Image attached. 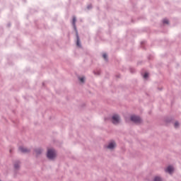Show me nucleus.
<instances>
[{
    "mask_svg": "<svg viewBox=\"0 0 181 181\" xmlns=\"http://www.w3.org/2000/svg\"><path fill=\"white\" fill-rule=\"evenodd\" d=\"M76 21H77V18H76V16H74L73 19H72V25H73L74 29L76 32V46L78 47H81V42H80V36L78 35V30H77V27L76 26Z\"/></svg>",
    "mask_w": 181,
    "mask_h": 181,
    "instance_id": "obj_1",
    "label": "nucleus"
},
{
    "mask_svg": "<svg viewBox=\"0 0 181 181\" xmlns=\"http://www.w3.org/2000/svg\"><path fill=\"white\" fill-rule=\"evenodd\" d=\"M57 156V152L54 151L53 149H48L47 152V158L49 160H54Z\"/></svg>",
    "mask_w": 181,
    "mask_h": 181,
    "instance_id": "obj_2",
    "label": "nucleus"
},
{
    "mask_svg": "<svg viewBox=\"0 0 181 181\" xmlns=\"http://www.w3.org/2000/svg\"><path fill=\"white\" fill-rule=\"evenodd\" d=\"M121 122V117H119V115H113L112 117V123L114 125H118Z\"/></svg>",
    "mask_w": 181,
    "mask_h": 181,
    "instance_id": "obj_3",
    "label": "nucleus"
},
{
    "mask_svg": "<svg viewBox=\"0 0 181 181\" xmlns=\"http://www.w3.org/2000/svg\"><path fill=\"white\" fill-rule=\"evenodd\" d=\"M130 119L132 122H134V124H141V122H142L141 117L136 115H132Z\"/></svg>",
    "mask_w": 181,
    "mask_h": 181,
    "instance_id": "obj_4",
    "label": "nucleus"
},
{
    "mask_svg": "<svg viewBox=\"0 0 181 181\" xmlns=\"http://www.w3.org/2000/svg\"><path fill=\"white\" fill-rule=\"evenodd\" d=\"M20 152H21L22 153H29L30 152V148H25L23 146H21L19 148H18Z\"/></svg>",
    "mask_w": 181,
    "mask_h": 181,
    "instance_id": "obj_5",
    "label": "nucleus"
},
{
    "mask_svg": "<svg viewBox=\"0 0 181 181\" xmlns=\"http://www.w3.org/2000/svg\"><path fill=\"white\" fill-rule=\"evenodd\" d=\"M117 146V144L112 141L107 146V149H114Z\"/></svg>",
    "mask_w": 181,
    "mask_h": 181,
    "instance_id": "obj_6",
    "label": "nucleus"
},
{
    "mask_svg": "<svg viewBox=\"0 0 181 181\" xmlns=\"http://www.w3.org/2000/svg\"><path fill=\"white\" fill-rule=\"evenodd\" d=\"M34 152H35L36 156H39L40 155H42V153H43V148H35Z\"/></svg>",
    "mask_w": 181,
    "mask_h": 181,
    "instance_id": "obj_7",
    "label": "nucleus"
},
{
    "mask_svg": "<svg viewBox=\"0 0 181 181\" xmlns=\"http://www.w3.org/2000/svg\"><path fill=\"white\" fill-rule=\"evenodd\" d=\"M19 168H21V161L17 160L14 163V169H16V170H19Z\"/></svg>",
    "mask_w": 181,
    "mask_h": 181,
    "instance_id": "obj_8",
    "label": "nucleus"
},
{
    "mask_svg": "<svg viewBox=\"0 0 181 181\" xmlns=\"http://www.w3.org/2000/svg\"><path fill=\"white\" fill-rule=\"evenodd\" d=\"M165 172H168V173H172L173 172V167L169 165L165 170Z\"/></svg>",
    "mask_w": 181,
    "mask_h": 181,
    "instance_id": "obj_9",
    "label": "nucleus"
},
{
    "mask_svg": "<svg viewBox=\"0 0 181 181\" xmlns=\"http://www.w3.org/2000/svg\"><path fill=\"white\" fill-rule=\"evenodd\" d=\"M93 74H95V76H100V74H101V71H93Z\"/></svg>",
    "mask_w": 181,
    "mask_h": 181,
    "instance_id": "obj_10",
    "label": "nucleus"
},
{
    "mask_svg": "<svg viewBox=\"0 0 181 181\" xmlns=\"http://www.w3.org/2000/svg\"><path fill=\"white\" fill-rule=\"evenodd\" d=\"M163 23H165L166 25H169V20L165 18L163 20Z\"/></svg>",
    "mask_w": 181,
    "mask_h": 181,
    "instance_id": "obj_11",
    "label": "nucleus"
},
{
    "mask_svg": "<svg viewBox=\"0 0 181 181\" xmlns=\"http://www.w3.org/2000/svg\"><path fill=\"white\" fill-rule=\"evenodd\" d=\"M79 81H81V83H84V81H86V77L83 76L81 78H79Z\"/></svg>",
    "mask_w": 181,
    "mask_h": 181,
    "instance_id": "obj_12",
    "label": "nucleus"
},
{
    "mask_svg": "<svg viewBox=\"0 0 181 181\" xmlns=\"http://www.w3.org/2000/svg\"><path fill=\"white\" fill-rule=\"evenodd\" d=\"M103 57L106 60V62L108 60V55H107V54H103Z\"/></svg>",
    "mask_w": 181,
    "mask_h": 181,
    "instance_id": "obj_13",
    "label": "nucleus"
},
{
    "mask_svg": "<svg viewBox=\"0 0 181 181\" xmlns=\"http://www.w3.org/2000/svg\"><path fill=\"white\" fill-rule=\"evenodd\" d=\"M153 181H162V178L160 177H155Z\"/></svg>",
    "mask_w": 181,
    "mask_h": 181,
    "instance_id": "obj_14",
    "label": "nucleus"
},
{
    "mask_svg": "<svg viewBox=\"0 0 181 181\" xmlns=\"http://www.w3.org/2000/svg\"><path fill=\"white\" fill-rule=\"evenodd\" d=\"M144 78H148V77H149V74H148V73H145L144 74Z\"/></svg>",
    "mask_w": 181,
    "mask_h": 181,
    "instance_id": "obj_15",
    "label": "nucleus"
},
{
    "mask_svg": "<svg viewBox=\"0 0 181 181\" xmlns=\"http://www.w3.org/2000/svg\"><path fill=\"white\" fill-rule=\"evenodd\" d=\"M175 128H177L179 127V122H175L174 124Z\"/></svg>",
    "mask_w": 181,
    "mask_h": 181,
    "instance_id": "obj_16",
    "label": "nucleus"
},
{
    "mask_svg": "<svg viewBox=\"0 0 181 181\" xmlns=\"http://www.w3.org/2000/svg\"><path fill=\"white\" fill-rule=\"evenodd\" d=\"M165 122H172V118L166 119Z\"/></svg>",
    "mask_w": 181,
    "mask_h": 181,
    "instance_id": "obj_17",
    "label": "nucleus"
},
{
    "mask_svg": "<svg viewBox=\"0 0 181 181\" xmlns=\"http://www.w3.org/2000/svg\"><path fill=\"white\" fill-rule=\"evenodd\" d=\"M91 8H93V6H91V4L88 5L87 9H91Z\"/></svg>",
    "mask_w": 181,
    "mask_h": 181,
    "instance_id": "obj_18",
    "label": "nucleus"
},
{
    "mask_svg": "<svg viewBox=\"0 0 181 181\" xmlns=\"http://www.w3.org/2000/svg\"><path fill=\"white\" fill-rule=\"evenodd\" d=\"M130 71H131V73H134L135 71V70L134 69H130Z\"/></svg>",
    "mask_w": 181,
    "mask_h": 181,
    "instance_id": "obj_19",
    "label": "nucleus"
},
{
    "mask_svg": "<svg viewBox=\"0 0 181 181\" xmlns=\"http://www.w3.org/2000/svg\"><path fill=\"white\" fill-rule=\"evenodd\" d=\"M141 45H144V42H141Z\"/></svg>",
    "mask_w": 181,
    "mask_h": 181,
    "instance_id": "obj_20",
    "label": "nucleus"
},
{
    "mask_svg": "<svg viewBox=\"0 0 181 181\" xmlns=\"http://www.w3.org/2000/svg\"><path fill=\"white\" fill-rule=\"evenodd\" d=\"M8 26H11V24H8Z\"/></svg>",
    "mask_w": 181,
    "mask_h": 181,
    "instance_id": "obj_21",
    "label": "nucleus"
}]
</instances>
